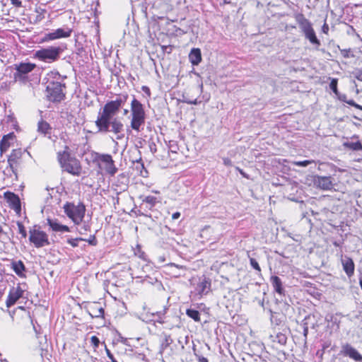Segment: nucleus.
I'll use <instances>...</instances> for the list:
<instances>
[{
  "label": "nucleus",
  "instance_id": "obj_1",
  "mask_svg": "<svg viewBox=\"0 0 362 362\" xmlns=\"http://www.w3.org/2000/svg\"><path fill=\"white\" fill-rule=\"evenodd\" d=\"M128 95H119L115 100L107 102L98 113L95 126L98 132H112L118 134L123 131L124 125L117 117L120 109L128 100Z\"/></svg>",
  "mask_w": 362,
  "mask_h": 362
},
{
  "label": "nucleus",
  "instance_id": "obj_2",
  "mask_svg": "<svg viewBox=\"0 0 362 362\" xmlns=\"http://www.w3.org/2000/svg\"><path fill=\"white\" fill-rule=\"evenodd\" d=\"M48 76L46 96L51 102L59 103L65 98V93L63 90V88H65V84L62 83L60 81L62 76L58 72L51 71L48 74Z\"/></svg>",
  "mask_w": 362,
  "mask_h": 362
},
{
  "label": "nucleus",
  "instance_id": "obj_3",
  "mask_svg": "<svg viewBox=\"0 0 362 362\" xmlns=\"http://www.w3.org/2000/svg\"><path fill=\"white\" fill-rule=\"evenodd\" d=\"M296 20L305 38L308 40L316 49H318L321 45V42L317 38L310 21L302 13L297 14L296 16Z\"/></svg>",
  "mask_w": 362,
  "mask_h": 362
},
{
  "label": "nucleus",
  "instance_id": "obj_4",
  "mask_svg": "<svg viewBox=\"0 0 362 362\" xmlns=\"http://www.w3.org/2000/svg\"><path fill=\"white\" fill-rule=\"evenodd\" d=\"M131 116L130 127L139 132L141 127L145 123L146 112L143 104L135 98L131 102Z\"/></svg>",
  "mask_w": 362,
  "mask_h": 362
},
{
  "label": "nucleus",
  "instance_id": "obj_5",
  "mask_svg": "<svg viewBox=\"0 0 362 362\" xmlns=\"http://www.w3.org/2000/svg\"><path fill=\"white\" fill-rule=\"evenodd\" d=\"M57 157L60 165L64 171L74 175H79L81 174V166L80 161L76 158L71 156L69 153L65 151L59 152Z\"/></svg>",
  "mask_w": 362,
  "mask_h": 362
},
{
  "label": "nucleus",
  "instance_id": "obj_6",
  "mask_svg": "<svg viewBox=\"0 0 362 362\" xmlns=\"http://www.w3.org/2000/svg\"><path fill=\"white\" fill-rule=\"evenodd\" d=\"M63 208L64 213L75 224L79 225L83 221L86 212V206L83 203L75 205L74 203L66 202Z\"/></svg>",
  "mask_w": 362,
  "mask_h": 362
},
{
  "label": "nucleus",
  "instance_id": "obj_7",
  "mask_svg": "<svg viewBox=\"0 0 362 362\" xmlns=\"http://www.w3.org/2000/svg\"><path fill=\"white\" fill-rule=\"evenodd\" d=\"M36 65L30 62H21L18 64H14V81L19 82L21 84H26L30 81L29 74L33 71Z\"/></svg>",
  "mask_w": 362,
  "mask_h": 362
},
{
  "label": "nucleus",
  "instance_id": "obj_8",
  "mask_svg": "<svg viewBox=\"0 0 362 362\" xmlns=\"http://www.w3.org/2000/svg\"><path fill=\"white\" fill-rule=\"evenodd\" d=\"M64 51L60 47H49L40 49L35 52V57L40 61L52 63L59 59L60 54Z\"/></svg>",
  "mask_w": 362,
  "mask_h": 362
},
{
  "label": "nucleus",
  "instance_id": "obj_9",
  "mask_svg": "<svg viewBox=\"0 0 362 362\" xmlns=\"http://www.w3.org/2000/svg\"><path fill=\"white\" fill-rule=\"evenodd\" d=\"M29 233V240L36 247H42L49 245L48 235L45 232L36 229L35 227L30 230Z\"/></svg>",
  "mask_w": 362,
  "mask_h": 362
},
{
  "label": "nucleus",
  "instance_id": "obj_10",
  "mask_svg": "<svg viewBox=\"0 0 362 362\" xmlns=\"http://www.w3.org/2000/svg\"><path fill=\"white\" fill-rule=\"evenodd\" d=\"M339 354L356 362H362L361 354L349 343L341 344Z\"/></svg>",
  "mask_w": 362,
  "mask_h": 362
},
{
  "label": "nucleus",
  "instance_id": "obj_11",
  "mask_svg": "<svg viewBox=\"0 0 362 362\" xmlns=\"http://www.w3.org/2000/svg\"><path fill=\"white\" fill-rule=\"evenodd\" d=\"M96 158L105 164V170L108 174L114 175L117 173V168L110 155L97 153Z\"/></svg>",
  "mask_w": 362,
  "mask_h": 362
},
{
  "label": "nucleus",
  "instance_id": "obj_12",
  "mask_svg": "<svg viewBox=\"0 0 362 362\" xmlns=\"http://www.w3.org/2000/svg\"><path fill=\"white\" fill-rule=\"evenodd\" d=\"M72 33V30L66 28H58L53 32L46 33L42 38V42H47L49 40H54L56 39L63 38V37H69L71 36Z\"/></svg>",
  "mask_w": 362,
  "mask_h": 362
},
{
  "label": "nucleus",
  "instance_id": "obj_13",
  "mask_svg": "<svg viewBox=\"0 0 362 362\" xmlns=\"http://www.w3.org/2000/svg\"><path fill=\"white\" fill-rule=\"evenodd\" d=\"M211 281L209 278L202 276L195 287V292L199 296L206 295L211 291Z\"/></svg>",
  "mask_w": 362,
  "mask_h": 362
},
{
  "label": "nucleus",
  "instance_id": "obj_14",
  "mask_svg": "<svg viewBox=\"0 0 362 362\" xmlns=\"http://www.w3.org/2000/svg\"><path fill=\"white\" fill-rule=\"evenodd\" d=\"M4 198L7 201L9 206L13 209L16 214H19L21 211V201L18 195L11 192H6Z\"/></svg>",
  "mask_w": 362,
  "mask_h": 362
},
{
  "label": "nucleus",
  "instance_id": "obj_15",
  "mask_svg": "<svg viewBox=\"0 0 362 362\" xmlns=\"http://www.w3.org/2000/svg\"><path fill=\"white\" fill-rule=\"evenodd\" d=\"M313 184L317 188L323 190L331 189L333 186L332 177L330 176H314Z\"/></svg>",
  "mask_w": 362,
  "mask_h": 362
},
{
  "label": "nucleus",
  "instance_id": "obj_16",
  "mask_svg": "<svg viewBox=\"0 0 362 362\" xmlns=\"http://www.w3.org/2000/svg\"><path fill=\"white\" fill-rule=\"evenodd\" d=\"M24 291L21 288L20 286L16 287H13L11 288L8 298L6 300V307L10 308L13 305L16 301L22 297Z\"/></svg>",
  "mask_w": 362,
  "mask_h": 362
},
{
  "label": "nucleus",
  "instance_id": "obj_17",
  "mask_svg": "<svg viewBox=\"0 0 362 362\" xmlns=\"http://www.w3.org/2000/svg\"><path fill=\"white\" fill-rule=\"evenodd\" d=\"M88 314L92 317H101L104 315V309L99 303H89L86 306Z\"/></svg>",
  "mask_w": 362,
  "mask_h": 362
},
{
  "label": "nucleus",
  "instance_id": "obj_18",
  "mask_svg": "<svg viewBox=\"0 0 362 362\" xmlns=\"http://www.w3.org/2000/svg\"><path fill=\"white\" fill-rule=\"evenodd\" d=\"M139 199H141L142 202L141 208L145 205L146 211V209L148 211L152 210L157 203H160L161 202L160 198L151 195L140 196Z\"/></svg>",
  "mask_w": 362,
  "mask_h": 362
},
{
  "label": "nucleus",
  "instance_id": "obj_19",
  "mask_svg": "<svg viewBox=\"0 0 362 362\" xmlns=\"http://www.w3.org/2000/svg\"><path fill=\"white\" fill-rule=\"evenodd\" d=\"M160 354H163V353L167 352L168 354H170V352L168 351V349L173 342L170 335L163 332L160 334Z\"/></svg>",
  "mask_w": 362,
  "mask_h": 362
},
{
  "label": "nucleus",
  "instance_id": "obj_20",
  "mask_svg": "<svg viewBox=\"0 0 362 362\" xmlns=\"http://www.w3.org/2000/svg\"><path fill=\"white\" fill-rule=\"evenodd\" d=\"M343 269L348 276H351L354 273V263L351 258L344 256L341 258Z\"/></svg>",
  "mask_w": 362,
  "mask_h": 362
},
{
  "label": "nucleus",
  "instance_id": "obj_21",
  "mask_svg": "<svg viewBox=\"0 0 362 362\" xmlns=\"http://www.w3.org/2000/svg\"><path fill=\"white\" fill-rule=\"evenodd\" d=\"M47 224L52 230L56 232H69V228L67 226L60 224L57 219L47 218Z\"/></svg>",
  "mask_w": 362,
  "mask_h": 362
},
{
  "label": "nucleus",
  "instance_id": "obj_22",
  "mask_svg": "<svg viewBox=\"0 0 362 362\" xmlns=\"http://www.w3.org/2000/svg\"><path fill=\"white\" fill-rule=\"evenodd\" d=\"M189 59L194 66H197L202 61L201 50L199 48H193L189 54Z\"/></svg>",
  "mask_w": 362,
  "mask_h": 362
},
{
  "label": "nucleus",
  "instance_id": "obj_23",
  "mask_svg": "<svg viewBox=\"0 0 362 362\" xmlns=\"http://www.w3.org/2000/svg\"><path fill=\"white\" fill-rule=\"evenodd\" d=\"M271 283L274 287V291L280 295L284 294V290L282 286V281L277 276H272L271 277Z\"/></svg>",
  "mask_w": 362,
  "mask_h": 362
},
{
  "label": "nucleus",
  "instance_id": "obj_24",
  "mask_svg": "<svg viewBox=\"0 0 362 362\" xmlns=\"http://www.w3.org/2000/svg\"><path fill=\"white\" fill-rule=\"evenodd\" d=\"M13 134H8L7 135L4 136L3 139L0 142V152L1 154L6 152L10 146V144L8 143L9 139H13Z\"/></svg>",
  "mask_w": 362,
  "mask_h": 362
},
{
  "label": "nucleus",
  "instance_id": "obj_25",
  "mask_svg": "<svg viewBox=\"0 0 362 362\" xmlns=\"http://www.w3.org/2000/svg\"><path fill=\"white\" fill-rule=\"evenodd\" d=\"M12 269L16 274L20 276H23V272L25 271V267L21 260L14 261L11 263Z\"/></svg>",
  "mask_w": 362,
  "mask_h": 362
},
{
  "label": "nucleus",
  "instance_id": "obj_26",
  "mask_svg": "<svg viewBox=\"0 0 362 362\" xmlns=\"http://www.w3.org/2000/svg\"><path fill=\"white\" fill-rule=\"evenodd\" d=\"M337 98H338V99L339 100H341L342 102H344V103H347V104H349V105H351V106H353V107H356V108H357L358 110H362V106L361 105L356 103L354 102V100H347L346 95L345 94H341V93H339L338 95H337Z\"/></svg>",
  "mask_w": 362,
  "mask_h": 362
},
{
  "label": "nucleus",
  "instance_id": "obj_27",
  "mask_svg": "<svg viewBox=\"0 0 362 362\" xmlns=\"http://www.w3.org/2000/svg\"><path fill=\"white\" fill-rule=\"evenodd\" d=\"M186 314L188 317L193 319L196 322H200V313L198 310L194 309H187Z\"/></svg>",
  "mask_w": 362,
  "mask_h": 362
},
{
  "label": "nucleus",
  "instance_id": "obj_28",
  "mask_svg": "<svg viewBox=\"0 0 362 362\" xmlns=\"http://www.w3.org/2000/svg\"><path fill=\"white\" fill-rule=\"evenodd\" d=\"M344 146L354 151L362 150V144L359 141L356 142H345Z\"/></svg>",
  "mask_w": 362,
  "mask_h": 362
},
{
  "label": "nucleus",
  "instance_id": "obj_29",
  "mask_svg": "<svg viewBox=\"0 0 362 362\" xmlns=\"http://www.w3.org/2000/svg\"><path fill=\"white\" fill-rule=\"evenodd\" d=\"M49 129H50V126L47 122L42 120L38 122V126H37L38 132L45 134L48 133V131Z\"/></svg>",
  "mask_w": 362,
  "mask_h": 362
},
{
  "label": "nucleus",
  "instance_id": "obj_30",
  "mask_svg": "<svg viewBox=\"0 0 362 362\" xmlns=\"http://www.w3.org/2000/svg\"><path fill=\"white\" fill-rule=\"evenodd\" d=\"M167 310H168V308L165 307L162 310L156 311V313H152V315L153 316L156 315L158 317L157 322L162 324L164 322V321L163 320V317L166 313Z\"/></svg>",
  "mask_w": 362,
  "mask_h": 362
},
{
  "label": "nucleus",
  "instance_id": "obj_31",
  "mask_svg": "<svg viewBox=\"0 0 362 362\" xmlns=\"http://www.w3.org/2000/svg\"><path fill=\"white\" fill-rule=\"evenodd\" d=\"M9 156L18 161L22 156V151L21 149H14Z\"/></svg>",
  "mask_w": 362,
  "mask_h": 362
},
{
  "label": "nucleus",
  "instance_id": "obj_32",
  "mask_svg": "<svg viewBox=\"0 0 362 362\" xmlns=\"http://www.w3.org/2000/svg\"><path fill=\"white\" fill-rule=\"evenodd\" d=\"M329 88L334 93V94L337 95L339 93L337 89V78H332L330 83H329Z\"/></svg>",
  "mask_w": 362,
  "mask_h": 362
},
{
  "label": "nucleus",
  "instance_id": "obj_33",
  "mask_svg": "<svg viewBox=\"0 0 362 362\" xmlns=\"http://www.w3.org/2000/svg\"><path fill=\"white\" fill-rule=\"evenodd\" d=\"M305 318H310L308 323V327L312 329H315V327L317 326V322L315 321V315H308L305 317Z\"/></svg>",
  "mask_w": 362,
  "mask_h": 362
},
{
  "label": "nucleus",
  "instance_id": "obj_34",
  "mask_svg": "<svg viewBox=\"0 0 362 362\" xmlns=\"http://www.w3.org/2000/svg\"><path fill=\"white\" fill-rule=\"evenodd\" d=\"M17 226L18 228L19 233L22 235L23 238H26L27 233H26L25 228L24 226L23 225V223L21 222L18 221Z\"/></svg>",
  "mask_w": 362,
  "mask_h": 362
},
{
  "label": "nucleus",
  "instance_id": "obj_35",
  "mask_svg": "<svg viewBox=\"0 0 362 362\" xmlns=\"http://www.w3.org/2000/svg\"><path fill=\"white\" fill-rule=\"evenodd\" d=\"M81 240H86V239L82 238H74V239L71 238V239H68L67 243L69 244H70L72 247H75L78 246V241H81Z\"/></svg>",
  "mask_w": 362,
  "mask_h": 362
},
{
  "label": "nucleus",
  "instance_id": "obj_36",
  "mask_svg": "<svg viewBox=\"0 0 362 362\" xmlns=\"http://www.w3.org/2000/svg\"><path fill=\"white\" fill-rule=\"evenodd\" d=\"M310 318H305L303 321V336L306 338L308 334V323Z\"/></svg>",
  "mask_w": 362,
  "mask_h": 362
},
{
  "label": "nucleus",
  "instance_id": "obj_37",
  "mask_svg": "<svg viewBox=\"0 0 362 362\" xmlns=\"http://www.w3.org/2000/svg\"><path fill=\"white\" fill-rule=\"evenodd\" d=\"M250 265L251 267L255 269V270H257L258 272H261V269H260V267L258 264V262H257V260L254 258H250Z\"/></svg>",
  "mask_w": 362,
  "mask_h": 362
},
{
  "label": "nucleus",
  "instance_id": "obj_38",
  "mask_svg": "<svg viewBox=\"0 0 362 362\" xmlns=\"http://www.w3.org/2000/svg\"><path fill=\"white\" fill-rule=\"evenodd\" d=\"M313 162V160H303V161H296V162H294V165H297V166H300V167H306L309 164L312 163Z\"/></svg>",
  "mask_w": 362,
  "mask_h": 362
},
{
  "label": "nucleus",
  "instance_id": "obj_39",
  "mask_svg": "<svg viewBox=\"0 0 362 362\" xmlns=\"http://www.w3.org/2000/svg\"><path fill=\"white\" fill-rule=\"evenodd\" d=\"M85 241H87L90 245L95 246L98 244V241L95 238V235H92L89 237L88 239H86Z\"/></svg>",
  "mask_w": 362,
  "mask_h": 362
},
{
  "label": "nucleus",
  "instance_id": "obj_40",
  "mask_svg": "<svg viewBox=\"0 0 362 362\" xmlns=\"http://www.w3.org/2000/svg\"><path fill=\"white\" fill-rule=\"evenodd\" d=\"M276 338L281 344H285L286 343L287 338L284 334H279L276 335Z\"/></svg>",
  "mask_w": 362,
  "mask_h": 362
},
{
  "label": "nucleus",
  "instance_id": "obj_41",
  "mask_svg": "<svg viewBox=\"0 0 362 362\" xmlns=\"http://www.w3.org/2000/svg\"><path fill=\"white\" fill-rule=\"evenodd\" d=\"M354 75L357 80L362 81V69H356Z\"/></svg>",
  "mask_w": 362,
  "mask_h": 362
},
{
  "label": "nucleus",
  "instance_id": "obj_42",
  "mask_svg": "<svg viewBox=\"0 0 362 362\" xmlns=\"http://www.w3.org/2000/svg\"><path fill=\"white\" fill-rule=\"evenodd\" d=\"M341 55L344 58H349L350 57L351 49H339Z\"/></svg>",
  "mask_w": 362,
  "mask_h": 362
},
{
  "label": "nucleus",
  "instance_id": "obj_43",
  "mask_svg": "<svg viewBox=\"0 0 362 362\" xmlns=\"http://www.w3.org/2000/svg\"><path fill=\"white\" fill-rule=\"evenodd\" d=\"M90 341L95 347H98L99 346L100 341L96 336H92L90 338Z\"/></svg>",
  "mask_w": 362,
  "mask_h": 362
},
{
  "label": "nucleus",
  "instance_id": "obj_44",
  "mask_svg": "<svg viewBox=\"0 0 362 362\" xmlns=\"http://www.w3.org/2000/svg\"><path fill=\"white\" fill-rule=\"evenodd\" d=\"M11 4L16 6V7H21L22 6V2L20 0H10Z\"/></svg>",
  "mask_w": 362,
  "mask_h": 362
},
{
  "label": "nucleus",
  "instance_id": "obj_45",
  "mask_svg": "<svg viewBox=\"0 0 362 362\" xmlns=\"http://www.w3.org/2000/svg\"><path fill=\"white\" fill-rule=\"evenodd\" d=\"M106 353L108 358L111 360L112 362H117L109 349H106Z\"/></svg>",
  "mask_w": 362,
  "mask_h": 362
},
{
  "label": "nucleus",
  "instance_id": "obj_46",
  "mask_svg": "<svg viewBox=\"0 0 362 362\" xmlns=\"http://www.w3.org/2000/svg\"><path fill=\"white\" fill-rule=\"evenodd\" d=\"M16 166L17 165L16 164H12V163H8V167L10 168V170L16 175H17V173H16Z\"/></svg>",
  "mask_w": 362,
  "mask_h": 362
},
{
  "label": "nucleus",
  "instance_id": "obj_47",
  "mask_svg": "<svg viewBox=\"0 0 362 362\" xmlns=\"http://www.w3.org/2000/svg\"><path fill=\"white\" fill-rule=\"evenodd\" d=\"M185 102L186 103L190 104V105H197V104L200 103V101H198L197 99L187 100H185Z\"/></svg>",
  "mask_w": 362,
  "mask_h": 362
},
{
  "label": "nucleus",
  "instance_id": "obj_48",
  "mask_svg": "<svg viewBox=\"0 0 362 362\" xmlns=\"http://www.w3.org/2000/svg\"><path fill=\"white\" fill-rule=\"evenodd\" d=\"M142 90L148 95V96H150L151 95V91H150V89L148 87L146 86H143L142 88H141Z\"/></svg>",
  "mask_w": 362,
  "mask_h": 362
},
{
  "label": "nucleus",
  "instance_id": "obj_49",
  "mask_svg": "<svg viewBox=\"0 0 362 362\" xmlns=\"http://www.w3.org/2000/svg\"><path fill=\"white\" fill-rule=\"evenodd\" d=\"M322 31L325 33V34H327L328 33V31H329V25L325 23L322 27Z\"/></svg>",
  "mask_w": 362,
  "mask_h": 362
},
{
  "label": "nucleus",
  "instance_id": "obj_50",
  "mask_svg": "<svg viewBox=\"0 0 362 362\" xmlns=\"http://www.w3.org/2000/svg\"><path fill=\"white\" fill-rule=\"evenodd\" d=\"M8 163H12V164H18V160H14L11 156H8Z\"/></svg>",
  "mask_w": 362,
  "mask_h": 362
},
{
  "label": "nucleus",
  "instance_id": "obj_51",
  "mask_svg": "<svg viewBox=\"0 0 362 362\" xmlns=\"http://www.w3.org/2000/svg\"><path fill=\"white\" fill-rule=\"evenodd\" d=\"M236 169L244 177L248 178V175L242 169L238 167H237Z\"/></svg>",
  "mask_w": 362,
  "mask_h": 362
},
{
  "label": "nucleus",
  "instance_id": "obj_52",
  "mask_svg": "<svg viewBox=\"0 0 362 362\" xmlns=\"http://www.w3.org/2000/svg\"><path fill=\"white\" fill-rule=\"evenodd\" d=\"M223 163L225 165H232L231 160L227 158H223Z\"/></svg>",
  "mask_w": 362,
  "mask_h": 362
},
{
  "label": "nucleus",
  "instance_id": "obj_53",
  "mask_svg": "<svg viewBox=\"0 0 362 362\" xmlns=\"http://www.w3.org/2000/svg\"><path fill=\"white\" fill-rule=\"evenodd\" d=\"M180 216V212H175V213L173 214L172 218L173 220H175V219L179 218Z\"/></svg>",
  "mask_w": 362,
  "mask_h": 362
},
{
  "label": "nucleus",
  "instance_id": "obj_54",
  "mask_svg": "<svg viewBox=\"0 0 362 362\" xmlns=\"http://www.w3.org/2000/svg\"><path fill=\"white\" fill-rule=\"evenodd\" d=\"M52 199V194L49 192H48V194H47V197L46 201H45L46 204H50V199Z\"/></svg>",
  "mask_w": 362,
  "mask_h": 362
},
{
  "label": "nucleus",
  "instance_id": "obj_55",
  "mask_svg": "<svg viewBox=\"0 0 362 362\" xmlns=\"http://www.w3.org/2000/svg\"><path fill=\"white\" fill-rule=\"evenodd\" d=\"M198 360L199 362H209L208 359L204 356H198Z\"/></svg>",
  "mask_w": 362,
  "mask_h": 362
},
{
  "label": "nucleus",
  "instance_id": "obj_56",
  "mask_svg": "<svg viewBox=\"0 0 362 362\" xmlns=\"http://www.w3.org/2000/svg\"><path fill=\"white\" fill-rule=\"evenodd\" d=\"M129 112V110L127 109L124 110V115H126Z\"/></svg>",
  "mask_w": 362,
  "mask_h": 362
},
{
  "label": "nucleus",
  "instance_id": "obj_57",
  "mask_svg": "<svg viewBox=\"0 0 362 362\" xmlns=\"http://www.w3.org/2000/svg\"><path fill=\"white\" fill-rule=\"evenodd\" d=\"M153 192L156 193V194H159V192L158 191H156V190H153L152 191Z\"/></svg>",
  "mask_w": 362,
  "mask_h": 362
},
{
  "label": "nucleus",
  "instance_id": "obj_58",
  "mask_svg": "<svg viewBox=\"0 0 362 362\" xmlns=\"http://www.w3.org/2000/svg\"><path fill=\"white\" fill-rule=\"evenodd\" d=\"M3 232L2 227L0 226V234Z\"/></svg>",
  "mask_w": 362,
  "mask_h": 362
},
{
  "label": "nucleus",
  "instance_id": "obj_59",
  "mask_svg": "<svg viewBox=\"0 0 362 362\" xmlns=\"http://www.w3.org/2000/svg\"><path fill=\"white\" fill-rule=\"evenodd\" d=\"M171 151H172V152H173V153H176V151L175 150V148H173V149L171 150Z\"/></svg>",
  "mask_w": 362,
  "mask_h": 362
},
{
  "label": "nucleus",
  "instance_id": "obj_60",
  "mask_svg": "<svg viewBox=\"0 0 362 362\" xmlns=\"http://www.w3.org/2000/svg\"><path fill=\"white\" fill-rule=\"evenodd\" d=\"M171 151H172V152H173V153H176V151L175 150V148H173V149L171 150Z\"/></svg>",
  "mask_w": 362,
  "mask_h": 362
},
{
  "label": "nucleus",
  "instance_id": "obj_61",
  "mask_svg": "<svg viewBox=\"0 0 362 362\" xmlns=\"http://www.w3.org/2000/svg\"><path fill=\"white\" fill-rule=\"evenodd\" d=\"M167 49V46H163V49Z\"/></svg>",
  "mask_w": 362,
  "mask_h": 362
},
{
  "label": "nucleus",
  "instance_id": "obj_62",
  "mask_svg": "<svg viewBox=\"0 0 362 362\" xmlns=\"http://www.w3.org/2000/svg\"><path fill=\"white\" fill-rule=\"evenodd\" d=\"M260 305H261L262 306H264V301L260 302Z\"/></svg>",
  "mask_w": 362,
  "mask_h": 362
},
{
  "label": "nucleus",
  "instance_id": "obj_63",
  "mask_svg": "<svg viewBox=\"0 0 362 362\" xmlns=\"http://www.w3.org/2000/svg\"><path fill=\"white\" fill-rule=\"evenodd\" d=\"M170 266H171V267H173H173H177V266H176L175 264H170Z\"/></svg>",
  "mask_w": 362,
  "mask_h": 362
},
{
  "label": "nucleus",
  "instance_id": "obj_64",
  "mask_svg": "<svg viewBox=\"0 0 362 362\" xmlns=\"http://www.w3.org/2000/svg\"><path fill=\"white\" fill-rule=\"evenodd\" d=\"M3 361L4 362H8V361L6 359H4Z\"/></svg>",
  "mask_w": 362,
  "mask_h": 362
}]
</instances>
